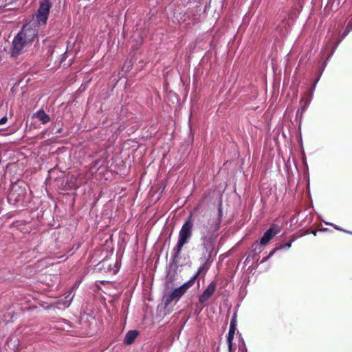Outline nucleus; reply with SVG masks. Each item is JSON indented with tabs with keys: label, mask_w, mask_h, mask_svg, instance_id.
I'll return each instance as SVG.
<instances>
[{
	"label": "nucleus",
	"mask_w": 352,
	"mask_h": 352,
	"mask_svg": "<svg viewBox=\"0 0 352 352\" xmlns=\"http://www.w3.org/2000/svg\"><path fill=\"white\" fill-rule=\"evenodd\" d=\"M51 8L48 0H43L39 6L37 13L32 20L25 24L12 41V56H16L23 48L31 45L37 37L40 28L45 26Z\"/></svg>",
	"instance_id": "nucleus-1"
},
{
	"label": "nucleus",
	"mask_w": 352,
	"mask_h": 352,
	"mask_svg": "<svg viewBox=\"0 0 352 352\" xmlns=\"http://www.w3.org/2000/svg\"><path fill=\"white\" fill-rule=\"evenodd\" d=\"M220 219H209L207 224H204L201 228V260L210 261L211 258L217 254V239L218 230H219Z\"/></svg>",
	"instance_id": "nucleus-2"
},
{
	"label": "nucleus",
	"mask_w": 352,
	"mask_h": 352,
	"mask_svg": "<svg viewBox=\"0 0 352 352\" xmlns=\"http://www.w3.org/2000/svg\"><path fill=\"white\" fill-rule=\"evenodd\" d=\"M192 223L190 219H188L183 224L179 232L177 245L173 249V256L174 259L179 258L183 246L188 242L192 236Z\"/></svg>",
	"instance_id": "nucleus-3"
},
{
	"label": "nucleus",
	"mask_w": 352,
	"mask_h": 352,
	"mask_svg": "<svg viewBox=\"0 0 352 352\" xmlns=\"http://www.w3.org/2000/svg\"><path fill=\"white\" fill-rule=\"evenodd\" d=\"M192 281H188L180 287L175 289L170 293L166 294L163 296V302L165 307H168L173 300L177 301L192 287Z\"/></svg>",
	"instance_id": "nucleus-4"
},
{
	"label": "nucleus",
	"mask_w": 352,
	"mask_h": 352,
	"mask_svg": "<svg viewBox=\"0 0 352 352\" xmlns=\"http://www.w3.org/2000/svg\"><path fill=\"white\" fill-rule=\"evenodd\" d=\"M280 229L278 226L272 225L270 229H268L261 239L260 243L262 245L267 244L270 240L278 232Z\"/></svg>",
	"instance_id": "nucleus-5"
},
{
	"label": "nucleus",
	"mask_w": 352,
	"mask_h": 352,
	"mask_svg": "<svg viewBox=\"0 0 352 352\" xmlns=\"http://www.w3.org/2000/svg\"><path fill=\"white\" fill-rule=\"evenodd\" d=\"M216 289V284L210 283L204 292L199 296V301L201 304L205 305L208 300L213 295Z\"/></svg>",
	"instance_id": "nucleus-6"
},
{
	"label": "nucleus",
	"mask_w": 352,
	"mask_h": 352,
	"mask_svg": "<svg viewBox=\"0 0 352 352\" xmlns=\"http://www.w3.org/2000/svg\"><path fill=\"white\" fill-rule=\"evenodd\" d=\"M204 261L203 265L198 269L197 273L188 280L192 281V285H193L195 280L197 279V276L204 273V274L208 270L210 267V261L202 260Z\"/></svg>",
	"instance_id": "nucleus-7"
},
{
	"label": "nucleus",
	"mask_w": 352,
	"mask_h": 352,
	"mask_svg": "<svg viewBox=\"0 0 352 352\" xmlns=\"http://www.w3.org/2000/svg\"><path fill=\"white\" fill-rule=\"evenodd\" d=\"M235 329H236V328H235V322H234V320L232 319L231 322H230V330H229L228 336V338H227V341H228V349H229L230 351H231V349H232V340H233V338H234Z\"/></svg>",
	"instance_id": "nucleus-8"
},
{
	"label": "nucleus",
	"mask_w": 352,
	"mask_h": 352,
	"mask_svg": "<svg viewBox=\"0 0 352 352\" xmlns=\"http://www.w3.org/2000/svg\"><path fill=\"white\" fill-rule=\"evenodd\" d=\"M33 117L39 120L42 124H46L50 121V116L43 110L38 111L34 114Z\"/></svg>",
	"instance_id": "nucleus-9"
},
{
	"label": "nucleus",
	"mask_w": 352,
	"mask_h": 352,
	"mask_svg": "<svg viewBox=\"0 0 352 352\" xmlns=\"http://www.w3.org/2000/svg\"><path fill=\"white\" fill-rule=\"evenodd\" d=\"M138 332L137 331H129L126 334L124 339V342L126 344H131L133 342L135 339L137 338Z\"/></svg>",
	"instance_id": "nucleus-10"
},
{
	"label": "nucleus",
	"mask_w": 352,
	"mask_h": 352,
	"mask_svg": "<svg viewBox=\"0 0 352 352\" xmlns=\"http://www.w3.org/2000/svg\"><path fill=\"white\" fill-rule=\"evenodd\" d=\"M291 245H292V242H289V243H286L285 244H284L283 245H281L279 248H277L274 249L272 252L270 253L268 256H267L266 258H263L261 262L262 263L265 262L269 258H270L274 254V252L277 250H280V249H282V248H287V249H289L291 247Z\"/></svg>",
	"instance_id": "nucleus-11"
},
{
	"label": "nucleus",
	"mask_w": 352,
	"mask_h": 352,
	"mask_svg": "<svg viewBox=\"0 0 352 352\" xmlns=\"http://www.w3.org/2000/svg\"><path fill=\"white\" fill-rule=\"evenodd\" d=\"M70 295H71V293L67 296L65 297V300L63 301V302L64 307H67L70 305L72 298H73V296H70Z\"/></svg>",
	"instance_id": "nucleus-12"
},
{
	"label": "nucleus",
	"mask_w": 352,
	"mask_h": 352,
	"mask_svg": "<svg viewBox=\"0 0 352 352\" xmlns=\"http://www.w3.org/2000/svg\"><path fill=\"white\" fill-rule=\"evenodd\" d=\"M352 30V19L349 22L345 31L343 33V36L347 35V34Z\"/></svg>",
	"instance_id": "nucleus-13"
},
{
	"label": "nucleus",
	"mask_w": 352,
	"mask_h": 352,
	"mask_svg": "<svg viewBox=\"0 0 352 352\" xmlns=\"http://www.w3.org/2000/svg\"><path fill=\"white\" fill-rule=\"evenodd\" d=\"M8 120V118L6 116L3 117L1 119H0V125L4 124Z\"/></svg>",
	"instance_id": "nucleus-14"
},
{
	"label": "nucleus",
	"mask_w": 352,
	"mask_h": 352,
	"mask_svg": "<svg viewBox=\"0 0 352 352\" xmlns=\"http://www.w3.org/2000/svg\"><path fill=\"white\" fill-rule=\"evenodd\" d=\"M334 228L337 230H340L338 227H337L336 226H334Z\"/></svg>",
	"instance_id": "nucleus-15"
}]
</instances>
